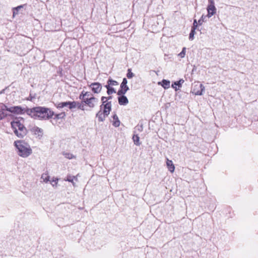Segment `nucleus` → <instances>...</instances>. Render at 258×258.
I'll return each mask as SVG.
<instances>
[{
  "label": "nucleus",
  "instance_id": "f03ea898",
  "mask_svg": "<svg viewBox=\"0 0 258 258\" xmlns=\"http://www.w3.org/2000/svg\"><path fill=\"white\" fill-rule=\"evenodd\" d=\"M17 154L22 158H27L32 153V150L28 143L23 140H17L14 142Z\"/></svg>",
  "mask_w": 258,
  "mask_h": 258
},
{
  "label": "nucleus",
  "instance_id": "7c9ffc66",
  "mask_svg": "<svg viewBox=\"0 0 258 258\" xmlns=\"http://www.w3.org/2000/svg\"><path fill=\"white\" fill-rule=\"evenodd\" d=\"M66 116V113L64 112H61L60 113L56 115L55 117L56 118H63Z\"/></svg>",
  "mask_w": 258,
  "mask_h": 258
},
{
  "label": "nucleus",
  "instance_id": "9b49d317",
  "mask_svg": "<svg viewBox=\"0 0 258 258\" xmlns=\"http://www.w3.org/2000/svg\"><path fill=\"white\" fill-rule=\"evenodd\" d=\"M103 108V112L105 115H109L111 110V102H107L105 104H101L100 106V109Z\"/></svg>",
  "mask_w": 258,
  "mask_h": 258
},
{
  "label": "nucleus",
  "instance_id": "72a5a7b5",
  "mask_svg": "<svg viewBox=\"0 0 258 258\" xmlns=\"http://www.w3.org/2000/svg\"><path fill=\"white\" fill-rule=\"evenodd\" d=\"M77 106H78V108L82 110H84V106L83 105H82L81 104H80V103H79V104H77Z\"/></svg>",
  "mask_w": 258,
  "mask_h": 258
},
{
  "label": "nucleus",
  "instance_id": "0eeeda50",
  "mask_svg": "<svg viewBox=\"0 0 258 258\" xmlns=\"http://www.w3.org/2000/svg\"><path fill=\"white\" fill-rule=\"evenodd\" d=\"M208 18H211L216 13V8L215 6L214 0H208V5L207 8Z\"/></svg>",
  "mask_w": 258,
  "mask_h": 258
},
{
  "label": "nucleus",
  "instance_id": "5701e85b",
  "mask_svg": "<svg viewBox=\"0 0 258 258\" xmlns=\"http://www.w3.org/2000/svg\"><path fill=\"white\" fill-rule=\"evenodd\" d=\"M6 109L4 107V106L0 109V120L5 118L7 114L6 113L5 111Z\"/></svg>",
  "mask_w": 258,
  "mask_h": 258
},
{
  "label": "nucleus",
  "instance_id": "f8f14e48",
  "mask_svg": "<svg viewBox=\"0 0 258 258\" xmlns=\"http://www.w3.org/2000/svg\"><path fill=\"white\" fill-rule=\"evenodd\" d=\"M31 131L34 135H37V136L40 138L42 137L43 130L41 128L35 126L32 128Z\"/></svg>",
  "mask_w": 258,
  "mask_h": 258
},
{
  "label": "nucleus",
  "instance_id": "473e14b6",
  "mask_svg": "<svg viewBox=\"0 0 258 258\" xmlns=\"http://www.w3.org/2000/svg\"><path fill=\"white\" fill-rule=\"evenodd\" d=\"M204 22H206L207 21V18H208V14L207 15H202L201 18Z\"/></svg>",
  "mask_w": 258,
  "mask_h": 258
},
{
  "label": "nucleus",
  "instance_id": "cd10ccee",
  "mask_svg": "<svg viewBox=\"0 0 258 258\" xmlns=\"http://www.w3.org/2000/svg\"><path fill=\"white\" fill-rule=\"evenodd\" d=\"M196 33L195 30L194 29H191V31L189 33V39L190 40H192L194 38V35Z\"/></svg>",
  "mask_w": 258,
  "mask_h": 258
},
{
  "label": "nucleus",
  "instance_id": "bb28decb",
  "mask_svg": "<svg viewBox=\"0 0 258 258\" xmlns=\"http://www.w3.org/2000/svg\"><path fill=\"white\" fill-rule=\"evenodd\" d=\"M58 178L53 177L51 180H50V183L53 187H56L58 182Z\"/></svg>",
  "mask_w": 258,
  "mask_h": 258
},
{
  "label": "nucleus",
  "instance_id": "1a4fd4ad",
  "mask_svg": "<svg viewBox=\"0 0 258 258\" xmlns=\"http://www.w3.org/2000/svg\"><path fill=\"white\" fill-rule=\"evenodd\" d=\"M77 104H79V102H76V101H73V102H60L57 105V108H63L65 106H69V108L70 109L75 108L77 107Z\"/></svg>",
  "mask_w": 258,
  "mask_h": 258
},
{
  "label": "nucleus",
  "instance_id": "4be33fe9",
  "mask_svg": "<svg viewBox=\"0 0 258 258\" xmlns=\"http://www.w3.org/2000/svg\"><path fill=\"white\" fill-rule=\"evenodd\" d=\"M105 87L107 89V93L108 95H111L113 93H115V89L109 86V85H105Z\"/></svg>",
  "mask_w": 258,
  "mask_h": 258
},
{
  "label": "nucleus",
  "instance_id": "7ed1b4c3",
  "mask_svg": "<svg viewBox=\"0 0 258 258\" xmlns=\"http://www.w3.org/2000/svg\"><path fill=\"white\" fill-rule=\"evenodd\" d=\"M79 99L82 103H84L90 108H93L97 106L98 99L94 96L90 92L82 91L79 95Z\"/></svg>",
  "mask_w": 258,
  "mask_h": 258
},
{
  "label": "nucleus",
  "instance_id": "aec40b11",
  "mask_svg": "<svg viewBox=\"0 0 258 258\" xmlns=\"http://www.w3.org/2000/svg\"><path fill=\"white\" fill-rule=\"evenodd\" d=\"M113 125L115 127H118L120 125V121L116 114H114L113 116Z\"/></svg>",
  "mask_w": 258,
  "mask_h": 258
},
{
  "label": "nucleus",
  "instance_id": "c9c22d12",
  "mask_svg": "<svg viewBox=\"0 0 258 258\" xmlns=\"http://www.w3.org/2000/svg\"><path fill=\"white\" fill-rule=\"evenodd\" d=\"M107 101V98L106 97L102 96L101 97V101Z\"/></svg>",
  "mask_w": 258,
  "mask_h": 258
},
{
  "label": "nucleus",
  "instance_id": "f3484780",
  "mask_svg": "<svg viewBox=\"0 0 258 258\" xmlns=\"http://www.w3.org/2000/svg\"><path fill=\"white\" fill-rule=\"evenodd\" d=\"M158 84L161 85L165 89H167L170 87V82L168 80H163L161 82H159Z\"/></svg>",
  "mask_w": 258,
  "mask_h": 258
},
{
  "label": "nucleus",
  "instance_id": "2eb2a0df",
  "mask_svg": "<svg viewBox=\"0 0 258 258\" xmlns=\"http://www.w3.org/2000/svg\"><path fill=\"white\" fill-rule=\"evenodd\" d=\"M108 115H105L104 112L102 111L101 109L96 114V117L98 118V121L101 122L103 121Z\"/></svg>",
  "mask_w": 258,
  "mask_h": 258
},
{
  "label": "nucleus",
  "instance_id": "2f4dec72",
  "mask_svg": "<svg viewBox=\"0 0 258 258\" xmlns=\"http://www.w3.org/2000/svg\"><path fill=\"white\" fill-rule=\"evenodd\" d=\"M197 27H198V23L197 22V20H195L194 21L193 26L192 27V29H194V30H196V29H197Z\"/></svg>",
  "mask_w": 258,
  "mask_h": 258
},
{
  "label": "nucleus",
  "instance_id": "4468645a",
  "mask_svg": "<svg viewBox=\"0 0 258 258\" xmlns=\"http://www.w3.org/2000/svg\"><path fill=\"white\" fill-rule=\"evenodd\" d=\"M25 5H20L17 7L13 8V17L14 18L16 16L18 15L19 13L22 11V9Z\"/></svg>",
  "mask_w": 258,
  "mask_h": 258
},
{
  "label": "nucleus",
  "instance_id": "39448f33",
  "mask_svg": "<svg viewBox=\"0 0 258 258\" xmlns=\"http://www.w3.org/2000/svg\"><path fill=\"white\" fill-rule=\"evenodd\" d=\"M4 107L6 109V110L16 114H23L25 112L27 113V110L28 109L27 108L22 107L20 106L8 107L6 105H4Z\"/></svg>",
  "mask_w": 258,
  "mask_h": 258
},
{
  "label": "nucleus",
  "instance_id": "a211bd4d",
  "mask_svg": "<svg viewBox=\"0 0 258 258\" xmlns=\"http://www.w3.org/2000/svg\"><path fill=\"white\" fill-rule=\"evenodd\" d=\"M74 180L76 181L78 180V178L77 176H72L71 175H68L66 179H64L65 181H68L69 182H72L73 185L75 186V183L74 182Z\"/></svg>",
  "mask_w": 258,
  "mask_h": 258
},
{
  "label": "nucleus",
  "instance_id": "f704fd0d",
  "mask_svg": "<svg viewBox=\"0 0 258 258\" xmlns=\"http://www.w3.org/2000/svg\"><path fill=\"white\" fill-rule=\"evenodd\" d=\"M204 22L202 18H200L198 21V23L199 25H202L203 23Z\"/></svg>",
  "mask_w": 258,
  "mask_h": 258
},
{
  "label": "nucleus",
  "instance_id": "b1692460",
  "mask_svg": "<svg viewBox=\"0 0 258 258\" xmlns=\"http://www.w3.org/2000/svg\"><path fill=\"white\" fill-rule=\"evenodd\" d=\"M133 140L134 144L137 146H139L141 144L140 142V138L137 135H134L133 137Z\"/></svg>",
  "mask_w": 258,
  "mask_h": 258
},
{
  "label": "nucleus",
  "instance_id": "9d476101",
  "mask_svg": "<svg viewBox=\"0 0 258 258\" xmlns=\"http://www.w3.org/2000/svg\"><path fill=\"white\" fill-rule=\"evenodd\" d=\"M89 87L91 88L92 91L95 94L99 93L102 90V85L98 82L92 83L89 85Z\"/></svg>",
  "mask_w": 258,
  "mask_h": 258
},
{
  "label": "nucleus",
  "instance_id": "4c0bfd02",
  "mask_svg": "<svg viewBox=\"0 0 258 258\" xmlns=\"http://www.w3.org/2000/svg\"><path fill=\"white\" fill-rule=\"evenodd\" d=\"M107 98V101H108L109 100H110L112 99V97L111 96H109Z\"/></svg>",
  "mask_w": 258,
  "mask_h": 258
},
{
  "label": "nucleus",
  "instance_id": "c85d7f7f",
  "mask_svg": "<svg viewBox=\"0 0 258 258\" xmlns=\"http://www.w3.org/2000/svg\"><path fill=\"white\" fill-rule=\"evenodd\" d=\"M134 76V74L132 72V70L131 69H128L127 70V73L126 74V77L128 79H131Z\"/></svg>",
  "mask_w": 258,
  "mask_h": 258
},
{
  "label": "nucleus",
  "instance_id": "c756f323",
  "mask_svg": "<svg viewBox=\"0 0 258 258\" xmlns=\"http://www.w3.org/2000/svg\"><path fill=\"white\" fill-rule=\"evenodd\" d=\"M185 53H186V48L183 47L182 48L181 52L178 54V56L181 58H183L185 55Z\"/></svg>",
  "mask_w": 258,
  "mask_h": 258
},
{
  "label": "nucleus",
  "instance_id": "dca6fc26",
  "mask_svg": "<svg viewBox=\"0 0 258 258\" xmlns=\"http://www.w3.org/2000/svg\"><path fill=\"white\" fill-rule=\"evenodd\" d=\"M166 165L169 171L171 173H173L175 170V167L172 161L168 159H167Z\"/></svg>",
  "mask_w": 258,
  "mask_h": 258
},
{
  "label": "nucleus",
  "instance_id": "e433bc0d",
  "mask_svg": "<svg viewBox=\"0 0 258 258\" xmlns=\"http://www.w3.org/2000/svg\"><path fill=\"white\" fill-rule=\"evenodd\" d=\"M108 101H102V104H105L107 102H108Z\"/></svg>",
  "mask_w": 258,
  "mask_h": 258
},
{
  "label": "nucleus",
  "instance_id": "ddd939ff",
  "mask_svg": "<svg viewBox=\"0 0 258 258\" xmlns=\"http://www.w3.org/2000/svg\"><path fill=\"white\" fill-rule=\"evenodd\" d=\"M121 96L119 97L118 98V103L120 105H125L128 103V100L127 97L124 95H120Z\"/></svg>",
  "mask_w": 258,
  "mask_h": 258
},
{
  "label": "nucleus",
  "instance_id": "6ab92c4d",
  "mask_svg": "<svg viewBox=\"0 0 258 258\" xmlns=\"http://www.w3.org/2000/svg\"><path fill=\"white\" fill-rule=\"evenodd\" d=\"M183 82L184 80L180 79L179 81L175 82L173 84H172L171 87L176 91L177 90L176 86H178V87H181L182 84L183 83Z\"/></svg>",
  "mask_w": 258,
  "mask_h": 258
},
{
  "label": "nucleus",
  "instance_id": "f257e3e1",
  "mask_svg": "<svg viewBox=\"0 0 258 258\" xmlns=\"http://www.w3.org/2000/svg\"><path fill=\"white\" fill-rule=\"evenodd\" d=\"M27 114L34 119H48L54 114L50 109L41 106L27 109Z\"/></svg>",
  "mask_w": 258,
  "mask_h": 258
},
{
  "label": "nucleus",
  "instance_id": "a878e982",
  "mask_svg": "<svg viewBox=\"0 0 258 258\" xmlns=\"http://www.w3.org/2000/svg\"><path fill=\"white\" fill-rule=\"evenodd\" d=\"M63 155L66 158L69 159H72L75 158V156L73 154L70 153H63Z\"/></svg>",
  "mask_w": 258,
  "mask_h": 258
},
{
  "label": "nucleus",
  "instance_id": "393cba45",
  "mask_svg": "<svg viewBox=\"0 0 258 258\" xmlns=\"http://www.w3.org/2000/svg\"><path fill=\"white\" fill-rule=\"evenodd\" d=\"M107 84H108L107 85H109L110 87L111 86H117L118 84V83L117 81L113 80L111 78L108 79V80L107 81Z\"/></svg>",
  "mask_w": 258,
  "mask_h": 258
},
{
  "label": "nucleus",
  "instance_id": "423d86ee",
  "mask_svg": "<svg viewBox=\"0 0 258 258\" xmlns=\"http://www.w3.org/2000/svg\"><path fill=\"white\" fill-rule=\"evenodd\" d=\"M205 89V87L202 84L195 83L191 90V93L195 95H202Z\"/></svg>",
  "mask_w": 258,
  "mask_h": 258
},
{
  "label": "nucleus",
  "instance_id": "6e6552de",
  "mask_svg": "<svg viewBox=\"0 0 258 258\" xmlns=\"http://www.w3.org/2000/svg\"><path fill=\"white\" fill-rule=\"evenodd\" d=\"M127 81L126 78H123L122 82L120 85V89L117 92V95H124L129 90L128 87L127 86Z\"/></svg>",
  "mask_w": 258,
  "mask_h": 258
},
{
  "label": "nucleus",
  "instance_id": "20e7f679",
  "mask_svg": "<svg viewBox=\"0 0 258 258\" xmlns=\"http://www.w3.org/2000/svg\"><path fill=\"white\" fill-rule=\"evenodd\" d=\"M11 126L14 134L20 138H23L27 133L26 128L21 120L17 119L11 122Z\"/></svg>",
  "mask_w": 258,
  "mask_h": 258
},
{
  "label": "nucleus",
  "instance_id": "412c9836",
  "mask_svg": "<svg viewBox=\"0 0 258 258\" xmlns=\"http://www.w3.org/2000/svg\"><path fill=\"white\" fill-rule=\"evenodd\" d=\"M41 178L43 180V182L47 183L50 181V176L47 173H44L41 175Z\"/></svg>",
  "mask_w": 258,
  "mask_h": 258
}]
</instances>
